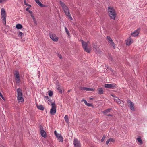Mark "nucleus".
Wrapping results in <instances>:
<instances>
[{
    "instance_id": "nucleus-1",
    "label": "nucleus",
    "mask_w": 147,
    "mask_h": 147,
    "mask_svg": "<svg viewBox=\"0 0 147 147\" xmlns=\"http://www.w3.org/2000/svg\"><path fill=\"white\" fill-rule=\"evenodd\" d=\"M59 3L66 15L68 17L70 20H73V19L69 11L68 7L62 1H60Z\"/></svg>"
},
{
    "instance_id": "nucleus-2",
    "label": "nucleus",
    "mask_w": 147,
    "mask_h": 147,
    "mask_svg": "<svg viewBox=\"0 0 147 147\" xmlns=\"http://www.w3.org/2000/svg\"><path fill=\"white\" fill-rule=\"evenodd\" d=\"M108 14L111 18L115 20L116 16V13L115 9L113 7H109L108 9Z\"/></svg>"
},
{
    "instance_id": "nucleus-3",
    "label": "nucleus",
    "mask_w": 147,
    "mask_h": 147,
    "mask_svg": "<svg viewBox=\"0 0 147 147\" xmlns=\"http://www.w3.org/2000/svg\"><path fill=\"white\" fill-rule=\"evenodd\" d=\"M17 100L19 102H22L24 101L23 97V94L22 90L18 88L17 89Z\"/></svg>"
},
{
    "instance_id": "nucleus-4",
    "label": "nucleus",
    "mask_w": 147,
    "mask_h": 147,
    "mask_svg": "<svg viewBox=\"0 0 147 147\" xmlns=\"http://www.w3.org/2000/svg\"><path fill=\"white\" fill-rule=\"evenodd\" d=\"M1 18L2 20L3 23L4 25L6 24V13L4 8H2L1 10Z\"/></svg>"
},
{
    "instance_id": "nucleus-5",
    "label": "nucleus",
    "mask_w": 147,
    "mask_h": 147,
    "mask_svg": "<svg viewBox=\"0 0 147 147\" xmlns=\"http://www.w3.org/2000/svg\"><path fill=\"white\" fill-rule=\"evenodd\" d=\"M13 74L15 77L16 83L17 85H19L20 81V76L18 71H15L14 73Z\"/></svg>"
},
{
    "instance_id": "nucleus-6",
    "label": "nucleus",
    "mask_w": 147,
    "mask_h": 147,
    "mask_svg": "<svg viewBox=\"0 0 147 147\" xmlns=\"http://www.w3.org/2000/svg\"><path fill=\"white\" fill-rule=\"evenodd\" d=\"M81 41L82 47L84 51L88 53H89L91 49L87 48V46L88 45L89 42H86L82 40H81Z\"/></svg>"
},
{
    "instance_id": "nucleus-7",
    "label": "nucleus",
    "mask_w": 147,
    "mask_h": 147,
    "mask_svg": "<svg viewBox=\"0 0 147 147\" xmlns=\"http://www.w3.org/2000/svg\"><path fill=\"white\" fill-rule=\"evenodd\" d=\"M51 107L50 113L51 115H54L56 113V107L55 102L52 103Z\"/></svg>"
},
{
    "instance_id": "nucleus-8",
    "label": "nucleus",
    "mask_w": 147,
    "mask_h": 147,
    "mask_svg": "<svg viewBox=\"0 0 147 147\" xmlns=\"http://www.w3.org/2000/svg\"><path fill=\"white\" fill-rule=\"evenodd\" d=\"M54 133L59 142H63V139L62 136L60 134L57 133L56 130L54 131Z\"/></svg>"
},
{
    "instance_id": "nucleus-9",
    "label": "nucleus",
    "mask_w": 147,
    "mask_h": 147,
    "mask_svg": "<svg viewBox=\"0 0 147 147\" xmlns=\"http://www.w3.org/2000/svg\"><path fill=\"white\" fill-rule=\"evenodd\" d=\"M106 38L108 43L110 44L114 49H115V45L111 38L110 36H107Z\"/></svg>"
},
{
    "instance_id": "nucleus-10",
    "label": "nucleus",
    "mask_w": 147,
    "mask_h": 147,
    "mask_svg": "<svg viewBox=\"0 0 147 147\" xmlns=\"http://www.w3.org/2000/svg\"><path fill=\"white\" fill-rule=\"evenodd\" d=\"M29 8L28 7L26 9V10L27 11H28V12H29V13H30L31 16L33 20V21L34 22V23L35 24L37 25V22L36 21V19L35 17L34 16L32 12L30 10H29Z\"/></svg>"
},
{
    "instance_id": "nucleus-11",
    "label": "nucleus",
    "mask_w": 147,
    "mask_h": 147,
    "mask_svg": "<svg viewBox=\"0 0 147 147\" xmlns=\"http://www.w3.org/2000/svg\"><path fill=\"white\" fill-rule=\"evenodd\" d=\"M50 38L54 42H57L58 40V38L56 37L55 34H51L49 35Z\"/></svg>"
},
{
    "instance_id": "nucleus-12",
    "label": "nucleus",
    "mask_w": 147,
    "mask_h": 147,
    "mask_svg": "<svg viewBox=\"0 0 147 147\" xmlns=\"http://www.w3.org/2000/svg\"><path fill=\"white\" fill-rule=\"evenodd\" d=\"M105 88H116L117 85L115 84H106L105 85Z\"/></svg>"
},
{
    "instance_id": "nucleus-13",
    "label": "nucleus",
    "mask_w": 147,
    "mask_h": 147,
    "mask_svg": "<svg viewBox=\"0 0 147 147\" xmlns=\"http://www.w3.org/2000/svg\"><path fill=\"white\" fill-rule=\"evenodd\" d=\"M74 144L75 147H80V142L77 139H75L74 141Z\"/></svg>"
},
{
    "instance_id": "nucleus-14",
    "label": "nucleus",
    "mask_w": 147,
    "mask_h": 147,
    "mask_svg": "<svg viewBox=\"0 0 147 147\" xmlns=\"http://www.w3.org/2000/svg\"><path fill=\"white\" fill-rule=\"evenodd\" d=\"M80 90H86L89 91H94V89L90 88L87 87H81L79 88Z\"/></svg>"
},
{
    "instance_id": "nucleus-15",
    "label": "nucleus",
    "mask_w": 147,
    "mask_h": 147,
    "mask_svg": "<svg viewBox=\"0 0 147 147\" xmlns=\"http://www.w3.org/2000/svg\"><path fill=\"white\" fill-rule=\"evenodd\" d=\"M127 102L129 104V108L132 111H134L135 109L134 107V103L132 102H131L130 100L129 99H128L127 100Z\"/></svg>"
},
{
    "instance_id": "nucleus-16",
    "label": "nucleus",
    "mask_w": 147,
    "mask_h": 147,
    "mask_svg": "<svg viewBox=\"0 0 147 147\" xmlns=\"http://www.w3.org/2000/svg\"><path fill=\"white\" fill-rule=\"evenodd\" d=\"M40 133L41 136L45 138L47 137L45 131L43 129L42 127L40 128Z\"/></svg>"
},
{
    "instance_id": "nucleus-17",
    "label": "nucleus",
    "mask_w": 147,
    "mask_h": 147,
    "mask_svg": "<svg viewBox=\"0 0 147 147\" xmlns=\"http://www.w3.org/2000/svg\"><path fill=\"white\" fill-rule=\"evenodd\" d=\"M139 33V29H138L134 31V32L131 33V35L134 37H135L138 35Z\"/></svg>"
},
{
    "instance_id": "nucleus-18",
    "label": "nucleus",
    "mask_w": 147,
    "mask_h": 147,
    "mask_svg": "<svg viewBox=\"0 0 147 147\" xmlns=\"http://www.w3.org/2000/svg\"><path fill=\"white\" fill-rule=\"evenodd\" d=\"M133 41L130 37H129L126 40V44L127 45H129Z\"/></svg>"
},
{
    "instance_id": "nucleus-19",
    "label": "nucleus",
    "mask_w": 147,
    "mask_h": 147,
    "mask_svg": "<svg viewBox=\"0 0 147 147\" xmlns=\"http://www.w3.org/2000/svg\"><path fill=\"white\" fill-rule=\"evenodd\" d=\"M44 98L46 99L47 102L48 103L49 105H50L51 104H52L53 102H52V100L48 96H45Z\"/></svg>"
},
{
    "instance_id": "nucleus-20",
    "label": "nucleus",
    "mask_w": 147,
    "mask_h": 147,
    "mask_svg": "<svg viewBox=\"0 0 147 147\" xmlns=\"http://www.w3.org/2000/svg\"><path fill=\"white\" fill-rule=\"evenodd\" d=\"M36 107L37 108L39 109V110L43 111L44 109V108L43 107V106L42 105H36Z\"/></svg>"
},
{
    "instance_id": "nucleus-21",
    "label": "nucleus",
    "mask_w": 147,
    "mask_h": 147,
    "mask_svg": "<svg viewBox=\"0 0 147 147\" xmlns=\"http://www.w3.org/2000/svg\"><path fill=\"white\" fill-rule=\"evenodd\" d=\"M35 1L36 2L40 7H45V6L41 3V2L39 0H35Z\"/></svg>"
},
{
    "instance_id": "nucleus-22",
    "label": "nucleus",
    "mask_w": 147,
    "mask_h": 147,
    "mask_svg": "<svg viewBox=\"0 0 147 147\" xmlns=\"http://www.w3.org/2000/svg\"><path fill=\"white\" fill-rule=\"evenodd\" d=\"M112 110L111 108H109L103 111V113L106 115V114H107L109 113Z\"/></svg>"
},
{
    "instance_id": "nucleus-23",
    "label": "nucleus",
    "mask_w": 147,
    "mask_h": 147,
    "mask_svg": "<svg viewBox=\"0 0 147 147\" xmlns=\"http://www.w3.org/2000/svg\"><path fill=\"white\" fill-rule=\"evenodd\" d=\"M98 93L99 94H103V90L102 88H98Z\"/></svg>"
},
{
    "instance_id": "nucleus-24",
    "label": "nucleus",
    "mask_w": 147,
    "mask_h": 147,
    "mask_svg": "<svg viewBox=\"0 0 147 147\" xmlns=\"http://www.w3.org/2000/svg\"><path fill=\"white\" fill-rule=\"evenodd\" d=\"M16 27L17 29H20L22 28V26L20 24H18L16 26Z\"/></svg>"
},
{
    "instance_id": "nucleus-25",
    "label": "nucleus",
    "mask_w": 147,
    "mask_h": 147,
    "mask_svg": "<svg viewBox=\"0 0 147 147\" xmlns=\"http://www.w3.org/2000/svg\"><path fill=\"white\" fill-rule=\"evenodd\" d=\"M68 117V116L67 115H65L64 117V119L65 122L67 123H69V122Z\"/></svg>"
},
{
    "instance_id": "nucleus-26",
    "label": "nucleus",
    "mask_w": 147,
    "mask_h": 147,
    "mask_svg": "<svg viewBox=\"0 0 147 147\" xmlns=\"http://www.w3.org/2000/svg\"><path fill=\"white\" fill-rule=\"evenodd\" d=\"M137 140L140 143V144H143V142L141 139V137H139L137 138Z\"/></svg>"
},
{
    "instance_id": "nucleus-27",
    "label": "nucleus",
    "mask_w": 147,
    "mask_h": 147,
    "mask_svg": "<svg viewBox=\"0 0 147 147\" xmlns=\"http://www.w3.org/2000/svg\"><path fill=\"white\" fill-rule=\"evenodd\" d=\"M65 32H66L67 34L68 35V36H70V34L69 31H68L67 28L66 27H65L64 28Z\"/></svg>"
},
{
    "instance_id": "nucleus-28",
    "label": "nucleus",
    "mask_w": 147,
    "mask_h": 147,
    "mask_svg": "<svg viewBox=\"0 0 147 147\" xmlns=\"http://www.w3.org/2000/svg\"><path fill=\"white\" fill-rule=\"evenodd\" d=\"M24 34L22 32H20V31L19 32L18 34V36L22 37L23 36H24Z\"/></svg>"
},
{
    "instance_id": "nucleus-29",
    "label": "nucleus",
    "mask_w": 147,
    "mask_h": 147,
    "mask_svg": "<svg viewBox=\"0 0 147 147\" xmlns=\"http://www.w3.org/2000/svg\"><path fill=\"white\" fill-rule=\"evenodd\" d=\"M116 99H114L115 101H116L118 103L120 104L121 103L120 100L117 97H115Z\"/></svg>"
},
{
    "instance_id": "nucleus-30",
    "label": "nucleus",
    "mask_w": 147,
    "mask_h": 147,
    "mask_svg": "<svg viewBox=\"0 0 147 147\" xmlns=\"http://www.w3.org/2000/svg\"><path fill=\"white\" fill-rule=\"evenodd\" d=\"M56 88L61 93H62V90L60 89V86H59V85H58L57 86Z\"/></svg>"
},
{
    "instance_id": "nucleus-31",
    "label": "nucleus",
    "mask_w": 147,
    "mask_h": 147,
    "mask_svg": "<svg viewBox=\"0 0 147 147\" xmlns=\"http://www.w3.org/2000/svg\"><path fill=\"white\" fill-rule=\"evenodd\" d=\"M53 93L52 91L49 90L48 92V94L50 96H51L53 95Z\"/></svg>"
},
{
    "instance_id": "nucleus-32",
    "label": "nucleus",
    "mask_w": 147,
    "mask_h": 147,
    "mask_svg": "<svg viewBox=\"0 0 147 147\" xmlns=\"http://www.w3.org/2000/svg\"><path fill=\"white\" fill-rule=\"evenodd\" d=\"M94 50L96 53H99L100 51L99 50H97L96 48L95 47H94Z\"/></svg>"
},
{
    "instance_id": "nucleus-33",
    "label": "nucleus",
    "mask_w": 147,
    "mask_h": 147,
    "mask_svg": "<svg viewBox=\"0 0 147 147\" xmlns=\"http://www.w3.org/2000/svg\"><path fill=\"white\" fill-rule=\"evenodd\" d=\"M83 101L84 102V103L86 105L88 103L87 102V101L86 100H84V99H83L81 100V102H83Z\"/></svg>"
},
{
    "instance_id": "nucleus-34",
    "label": "nucleus",
    "mask_w": 147,
    "mask_h": 147,
    "mask_svg": "<svg viewBox=\"0 0 147 147\" xmlns=\"http://www.w3.org/2000/svg\"><path fill=\"white\" fill-rule=\"evenodd\" d=\"M105 135L103 136V137H102V138L101 139V142H103L104 141L105 138Z\"/></svg>"
},
{
    "instance_id": "nucleus-35",
    "label": "nucleus",
    "mask_w": 147,
    "mask_h": 147,
    "mask_svg": "<svg viewBox=\"0 0 147 147\" xmlns=\"http://www.w3.org/2000/svg\"><path fill=\"white\" fill-rule=\"evenodd\" d=\"M24 4L25 5H27V6H31V5H29L28 4H27L26 0H24Z\"/></svg>"
},
{
    "instance_id": "nucleus-36",
    "label": "nucleus",
    "mask_w": 147,
    "mask_h": 147,
    "mask_svg": "<svg viewBox=\"0 0 147 147\" xmlns=\"http://www.w3.org/2000/svg\"><path fill=\"white\" fill-rule=\"evenodd\" d=\"M86 105L88 107H91L92 106V104L88 103H87Z\"/></svg>"
},
{
    "instance_id": "nucleus-37",
    "label": "nucleus",
    "mask_w": 147,
    "mask_h": 147,
    "mask_svg": "<svg viewBox=\"0 0 147 147\" xmlns=\"http://www.w3.org/2000/svg\"><path fill=\"white\" fill-rule=\"evenodd\" d=\"M110 140L109 139H108L106 142V144L108 145L109 143L110 142Z\"/></svg>"
},
{
    "instance_id": "nucleus-38",
    "label": "nucleus",
    "mask_w": 147,
    "mask_h": 147,
    "mask_svg": "<svg viewBox=\"0 0 147 147\" xmlns=\"http://www.w3.org/2000/svg\"><path fill=\"white\" fill-rule=\"evenodd\" d=\"M7 1V0H0V3H1L6 2Z\"/></svg>"
},
{
    "instance_id": "nucleus-39",
    "label": "nucleus",
    "mask_w": 147,
    "mask_h": 147,
    "mask_svg": "<svg viewBox=\"0 0 147 147\" xmlns=\"http://www.w3.org/2000/svg\"><path fill=\"white\" fill-rule=\"evenodd\" d=\"M109 140H110V142H113L115 141L114 140L113 138H109Z\"/></svg>"
},
{
    "instance_id": "nucleus-40",
    "label": "nucleus",
    "mask_w": 147,
    "mask_h": 147,
    "mask_svg": "<svg viewBox=\"0 0 147 147\" xmlns=\"http://www.w3.org/2000/svg\"><path fill=\"white\" fill-rule=\"evenodd\" d=\"M58 57L59 58H60L61 59H62V56L61 55L58 54Z\"/></svg>"
},
{
    "instance_id": "nucleus-41",
    "label": "nucleus",
    "mask_w": 147,
    "mask_h": 147,
    "mask_svg": "<svg viewBox=\"0 0 147 147\" xmlns=\"http://www.w3.org/2000/svg\"><path fill=\"white\" fill-rule=\"evenodd\" d=\"M107 115V116H111V117H112L113 116V115L111 114H106L105 115Z\"/></svg>"
},
{
    "instance_id": "nucleus-42",
    "label": "nucleus",
    "mask_w": 147,
    "mask_h": 147,
    "mask_svg": "<svg viewBox=\"0 0 147 147\" xmlns=\"http://www.w3.org/2000/svg\"><path fill=\"white\" fill-rule=\"evenodd\" d=\"M92 99H93V98H90V100H92Z\"/></svg>"
},
{
    "instance_id": "nucleus-43",
    "label": "nucleus",
    "mask_w": 147,
    "mask_h": 147,
    "mask_svg": "<svg viewBox=\"0 0 147 147\" xmlns=\"http://www.w3.org/2000/svg\"><path fill=\"white\" fill-rule=\"evenodd\" d=\"M70 90H68V92H70Z\"/></svg>"
},
{
    "instance_id": "nucleus-44",
    "label": "nucleus",
    "mask_w": 147,
    "mask_h": 147,
    "mask_svg": "<svg viewBox=\"0 0 147 147\" xmlns=\"http://www.w3.org/2000/svg\"><path fill=\"white\" fill-rule=\"evenodd\" d=\"M107 68H108V67L107 66L106 67Z\"/></svg>"
},
{
    "instance_id": "nucleus-45",
    "label": "nucleus",
    "mask_w": 147,
    "mask_h": 147,
    "mask_svg": "<svg viewBox=\"0 0 147 147\" xmlns=\"http://www.w3.org/2000/svg\"><path fill=\"white\" fill-rule=\"evenodd\" d=\"M112 96L114 97V96H113V95H112Z\"/></svg>"
}]
</instances>
